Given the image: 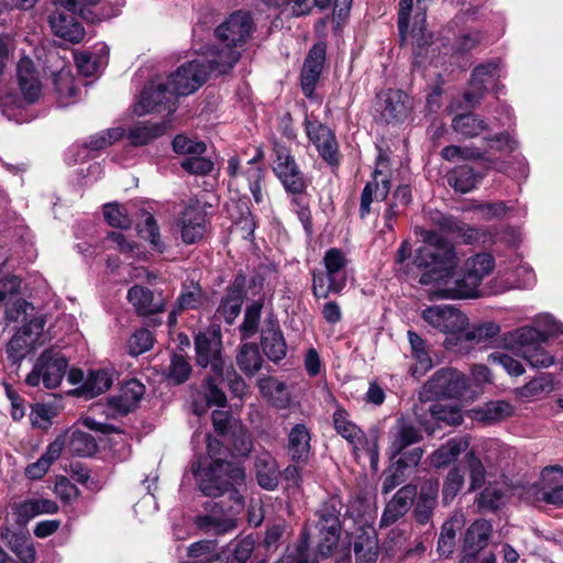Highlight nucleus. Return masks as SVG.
I'll use <instances>...</instances> for the list:
<instances>
[{"label": "nucleus", "instance_id": "f257e3e1", "mask_svg": "<svg viewBox=\"0 0 563 563\" xmlns=\"http://www.w3.org/2000/svg\"><path fill=\"white\" fill-rule=\"evenodd\" d=\"M208 453L212 462L196 460L191 464V472L199 489L206 496L218 497L227 493L238 506H242L243 497L240 493L245 485V471L242 466L220 459L221 443L207 437Z\"/></svg>", "mask_w": 563, "mask_h": 563}, {"label": "nucleus", "instance_id": "f03ea898", "mask_svg": "<svg viewBox=\"0 0 563 563\" xmlns=\"http://www.w3.org/2000/svg\"><path fill=\"white\" fill-rule=\"evenodd\" d=\"M423 244L417 250L415 264L429 269L420 282L422 284H437V292L441 296V288L446 287L448 279H453L460 258L454 245L441 234L431 230H420Z\"/></svg>", "mask_w": 563, "mask_h": 563}, {"label": "nucleus", "instance_id": "7ed1b4c3", "mask_svg": "<svg viewBox=\"0 0 563 563\" xmlns=\"http://www.w3.org/2000/svg\"><path fill=\"white\" fill-rule=\"evenodd\" d=\"M495 267L494 257L488 253H478L468 257L461 274L448 279L446 287L441 288V298H471L476 297L482 280Z\"/></svg>", "mask_w": 563, "mask_h": 563}, {"label": "nucleus", "instance_id": "20e7f679", "mask_svg": "<svg viewBox=\"0 0 563 563\" xmlns=\"http://www.w3.org/2000/svg\"><path fill=\"white\" fill-rule=\"evenodd\" d=\"M349 260L345 253L336 247L329 249L322 260V269L312 272V294L318 299H327L331 295L341 294L347 282Z\"/></svg>", "mask_w": 563, "mask_h": 563}, {"label": "nucleus", "instance_id": "39448f33", "mask_svg": "<svg viewBox=\"0 0 563 563\" xmlns=\"http://www.w3.org/2000/svg\"><path fill=\"white\" fill-rule=\"evenodd\" d=\"M196 363L203 368L210 366L214 376L224 377L225 363L222 358V335L218 324H210L195 335Z\"/></svg>", "mask_w": 563, "mask_h": 563}, {"label": "nucleus", "instance_id": "423d86ee", "mask_svg": "<svg viewBox=\"0 0 563 563\" xmlns=\"http://www.w3.org/2000/svg\"><path fill=\"white\" fill-rule=\"evenodd\" d=\"M67 367L68 362L59 351L45 350L36 360L31 373L25 378V383L31 387H36L43 383L47 389L57 388L67 372Z\"/></svg>", "mask_w": 563, "mask_h": 563}, {"label": "nucleus", "instance_id": "0eeeda50", "mask_svg": "<svg viewBox=\"0 0 563 563\" xmlns=\"http://www.w3.org/2000/svg\"><path fill=\"white\" fill-rule=\"evenodd\" d=\"M465 376L454 368H441L422 386L419 391L421 401L439 398H456L466 390Z\"/></svg>", "mask_w": 563, "mask_h": 563}, {"label": "nucleus", "instance_id": "6e6552de", "mask_svg": "<svg viewBox=\"0 0 563 563\" xmlns=\"http://www.w3.org/2000/svg\"><path fill=\"white\" fill-rule=\"evenodd\" d=\"M333 424L336 432L346 439L353 446L354 453H366L372 463L378 459V441L377 437L367 439L364 432L349 419V413L343 409H338L333 413Z\"/></svg>", "mask_w": 563, "mask_h": 563}, {"label": "nucleus", "instance_id": "1a4fd4ad", "mask_svg": "<svg viewBox=\"0 0 563 563\" xmlns=\"http://www.w3.org/2000/svg\"><path fill=\"white\" fill-rule=\"evenodd\" d=\"M274 153L273 170L284 188L294 195L301 194L306 188V181L289 148L275 143Z\"/></svg>", "mask_w": 563, "mask_h": 563}, {"label": "nucleus", "instance_id": "9d476101", "mask_svg": "<svg viewBox=\"0 0 563 563\" xmlns=\"http://www.w3.org/2000/svg\"><path fill=\"white\" fill-rule=\"evenodd\" d=\"M208 76L205 63L194 59L179 66L167 82L176 98L194 93L206 82Z\"/></svg>", "mask_w": 563, "mask_h": 563}, {"label": "nucleus", "instance_id": "9b49d317", "mask_svg": "<svg viewBox=\"0 0 563 563\" xmlns=\"http://www.w3.org/2000/svg\"><path fill=\"white\" fill-rule=\"evenodd\" d=\"M175 101L176 98L168 82L152 80L142 90L134 112L137 115H144L153 111H161L162 108L172 112L175 110Z\"/></svg>", "mask_w": 563, "mask_h": 563}, {"label": "nucleus", "instance_id": "f8f14e48", "mask_svg": "<svg viewBox=\"0 0 563 563\" xmlns=\"http://www.w3.org/2000/svg\"><path fill=\"white\" fill-rule=\"evenodd\" d=\"M45 321L42 317L32 319L23 325L7 344V355L12 364L19 365L25 355L36 347L43 332Z\"/></svg>", "mask_w": 563, "mask_h": 563}, {"label": "nucleus", "instance_id": "ddd939ff", "mask_svg": "<svg viewBox=\"0 0 563 563\" xmlns=\"http://www.w3.org/2000/svg\"><path fill=\"white\" fill-rule=\"evenodd\" d=\"M251 16L245 12L238 11L221 23L214 33L221 45L241 51L251 34Z\"/></svg>", "mask_w": 563, "mask_h": 563}, {"label": "nucleus", "instance_id": "4468645a", "mask_svg": "<svg viewBox=\"0 0 563 563\" xmlns=\"http://www.w3.org/2000/svg\"><path fill=\"white\" fill-rule=\"evenodd\" d=\"M410 99L401 90L388 89L377 95L375 111L386 123L400 122L410 112Z\"/></svg>", "mask_w": 563, "mask_h": 563}, {"label": "nucleus", "instance_id": "2eb2a0df", "mask_svg": "<svg viewBox=\"0 0 563 563\" xmlns=\"http://www.w3.org/2000/svg\"><path fill=\"white\" fill-rule=\"evenodd\" d=\"M421 317L429 325L444 333L457 332L466 322L465 314L449 305L428 307Z\"/></svg>", "mask_w": 563, "mask_h": 563}, {"label": "nucleus", "instance_id": "dca6fc26", "mask_svg": "<svg viewBox=\"0 0 563 563\" xmlns=\"http://www.w3.org/2000/svg\"><path fill=\"white\" fill-rule=\"evenodd\" d=\"M306 132L320 156L330 165L339 164L338 142L333 132L319 121H305Z\"/></svg>", "mask_w": 563, "mask_h": 563}, {"label": "nucleus", "instance_id": "f3484780", "mask_svg": "<svg viewBox=\"0 0 563 563\" xmlns=\"http://www.w3.org/2000/svg\"><path fill=\"white\" fill-rule=\"evenodd\" d=\"M538 324H544V329L539 330L531 325L517 329L512 333V340L519 345L520 353L528 346H534L544 342L550 335L561 332L562 324L556 322L551 316L544 314L538 318Z\"/></svg>", "mask_w": 563, "mask_h": 563}, {"label": "nucleus", "instance_id": "a211bd4d", "mask_svg": "<svg viewBox=\"0 0 563 563\" xmlns=\"http://www.w3.org/2000/svg\"><path fill=\"white\" fill-rule=\"evenodd\" d=\"M261 344L265 355L273 362H278L286 356V342L274 314H268L261 331Z\"/></svg>", "mask_w": 563, "mask_h": 563}, {"label": "nucleus", "instance_id": "6ab92c4d", "mask_svg": "<svg viewBox=\"0 0 563 563\" xmlns=\"http://www.w3.org/2000/svg\"><path fill=\"white\" fill-rule=\"evenodd\" d=\"M498 76L499 68L496 62L477 66L472 74L471 90L464 93L466 102L475 107Z\"/></svg>", "mask_w": 563, "mask_h": 563}, {"label": "nucleus", "instance_id": "aec40b11", "mask_svg": "<svg viewBox=\"0 0 563 563\" xmlns=\"http://www.w3.org/2000/svg\"><path fill=\"white\" fill-rule=\"evenodd\" d=\"M129 302L140 316H150L163 312L166 307V299L162 292L154 294L151 289L134 285L128 291Z\"/></svg>", "mask_w": 563, "mask_h": 563}, {"label": "nucleus", "instance_id": "412c9836", "mask_svg": "<svg viewBox=\"0 0 563 563\" xmlns=\"http://www.w3.org/2000/svg\"><path fill=\"white\" fill-rule=\"evenodd\" d=\"M325 59V48L322 44H316L309 51L301 70V89L306 97L313 95Z\"/></svg>", "mask_w": 563, "mask_h": 563}, {"label": "nucleus", "instance_id": "4be33fe9", "mask_svg": "<svg viewBox=\"0 0 563 563\" xmlns=\"http://www.w3.org/2000/svg\"><path fill=\"white\" fill-rule=\"evenodd\" d=\"M240 57V49L219 43L218 46L209 48L203 53L205 60L202 62L208 64L206 66L208 75L211 73L225 75L235 66Z\"/></svg>", "mask_w": 563, "mask_h": 563}, {"label": "nucleus", "instance_id": "5701e85b", "mask_svg": "<svg viewBox=\"0 0 563 563\" xmlns=\"http://www.w3.org/2000/svg\"><path fill=\"white\" fill-rule=\"evenodd\" d=\"M197 527L206 533L224 534L236 528V518L230 511L214 504L208 515L196 518Z\"/></svg>", "mask_w": 563, "mask_h": 563}, {"label": "nucleus", "instance_id": "b1692460", "mask_svg": "<svg viewBox=\"0 0 563 563\" xmlns=\"http://www.w3.org/2000/svg\"><path fill=\"white\" fill-rule=\"evenodd\" d=\"M145 394V386L137 379H129L120 387L119 394L108 399L118 413L126 415L134 410Z\"/></svg>", "mask_w": 563, "mask_h": 563}, {"label": "nucleus", "instance_id": "393cba45", "mask_svg": "<svg viewBox=\"0 0 563 563\" xmlns=\"http://www.w3.org/2000/svg\"><path fill=\"white\" fill-rule=\"evenodd\" d=\"M245 279L243 276H236L232 285L228 288L222 298L217 313L229 323H233L241 312L245 297Z\"/></svg>", "mask_w": 563, "mask_h": 563}, {"label": "nucleus", "instance_id": "a878e982", "mask_svg": "<svg viewBox=\"0 0 563 563\" xmlns=\"http://www.w3.org/2000/svg\"><path fill=\"white\" fill-rule=\"evenodd\" d=\"M416 495L417 487L415 485L409 484L402 486L386 505L382 516V523L389 526L407 514Z\"/></svg>", "mask_w": 563, "mask_h": 563}, {"label": "nucleus", "instance_id": "bb28decb", "mask_svg": "<svg viewBox=\"0 0 563 563\" xmlns=\"http://www.w3.org/2000/svg\"><path fill=\"white\" fill-rule=\"evenodd\" d=\"M48 22L53 33L68 42L79 43L85 36L84 27L75 20L73 13L56 10L49 14Z\"/></svg>", "mask_w": 563, "mask_h": 563}, {"label": "nucleus", "instance_id": "cd10ccee", "mask_svg": "<svg viewBox=\"0 0 563 563\" xmlns=\"http://www.w3.org/2000/svg\"><path fill=\"white\" fill-rule=\"evenodd\" d=\"M16 76L24 98L30 102L35 101L41 95L42 86L31 58L20 59L16 66Z\"/></svg>", "mask_w": 563, "mask_h": 563}, {"label": "nucleus", "instance_id": "c85d7f7f", "mask_svg": "<svg viewBox=\"0 0 563 563\" xmlns=\"http://www.w3.org/2000/svg\"><path fill=\"white\" fill-rule=\"evenodd\" d=\"M492 532V525L485 519L474 521L466 530L463 543L465 555L475 556L486 545Z\"/></svg>", "mask_w": 563, "mask_h": 563}, {"label": "nucleus", "instance_id": "c756f323", "mask_svg": "<svg viewBox=\"0 0 563 563\" xmlns=\"http://www.w3.org/2000/svg\"><path fill=\"white\" fill-rule=\"evenodd\" d=\"M254 470L257 483L267 490H273L278 485L279 472L277 463L271 453L262 451L256 454Z\"/></svg>", "mask_w": 563, "mask_h": 563}, {"label": "nucleus", "instance_id": "7c9ffc66", "mask_svg": "<svg viewBox=\"0 0 563 563\" xmlns=\"http://www.w3.org/2000/svg\"><path fill=\"white\" fill-rule=\"evenodd\" d=\"M432 221L441 231L456 235L464 243H474L479 240L481 231L478 229L472 228L451 216L438 212L432 217Z\"/></svg>", "mask_w": 563, "mask_h": 563}, {"label": "nucleus", "instance_id": "2f4dec72", "mask_svg": "<svg viewBox=\"0 0 563 563\" xmlns=\"http://www.w3.org/2000/svg\"><path fill=\"white\" fill-rule=\"evenodd\" d=\"M382 175L379 169H375L373 173V180L368 181L363 188L360 203V217L364 219L371 213V205L376 200H384L387 198L390 181L388 179H382L378 181V176Z\"/></svg>", "mask_w": 563, "mask_h": 563}, {"label": "nucleus", "instance_id": "473e14b6", "mask_svg": "<svg viewBox=\"0 0 563 563\" xmlns=\"http://www.w3.org/2000/svg\"><path fill=\"white\" fill-rule=\"evenodd\" d=\"M316 528L319 531V553L322 556H329L333 549L336 547L340 539V517L318 519Z\"/></svg>", "mask_w": 563, "mask_h": 563}, {"label": "nucleus", "instance_id": "72a5a7b5", "mask_svg": "<svg viewBox=\"0 0 563 563\" xmlns=\"http://www.w3.org/2000/svg\"><path fill=\"white\" fill-rule=\"evenodd\" d=\"M206 230L205 214L194 206H188L183 214L181 239L186 244L199 241Z\"/></svg>", "mask_w": 563, "mask_h": 563}, {"label": "nucleus", "instance_id": "f704fd0d", "mask_svg": "<svg viewBox=\"0 0 563 563\" xmlns=\"http://www.w3.org/2000/svg\"><path fill=\"white\" fill-rule=\"evenodd\" d=\"M408 340L411 347V356L415 364L410 367L413 377H421L433 366L426 341L413 331H408Z\"/></svg>", "mask_w": 563, "mask_h": 563}, {"label": "nucleus", "instance_id": "c9c22d12", "mask_svg": "<svg viewBox=\"0 0 563 563\" xmlns=\"http://www.w3.org/2000/svg\"><path fill=\"white\" fill-rule=\"evenodd\" d=\"M468 444L466 438L450 439L429 456L430 464L437 468L448 466L468 448Z\"/></svg>", "mask_w": 563, "mask_h": 563}, {"label": "nucleus", "instance_id": "e433bc0d", "mask_svg": "<svg viewBox=\"0 0 563 563\" xmlns=\"http://www.w3.org/2000/svg\"><path fill=\"white\" fill-rule=\"evenodd\" d=\"M563 477V468L560 466H550L543 468L541 473L540 499L555 506H563V485L553 486V476Z\"/></svg>", "mask_w": 563, "mask_h": 563}, {"label": "nucleus", "instance_id": "4c0bfd02", "mask_svg": "<svg viewBox=\"0 0 563 563\" xmlns=\"http://www.w3.org/2000/svg\"><path fill=\"white\" fill-rule=\"evenodd\" d=\"M473 412L475 420L493 424L511 417L515 408L506 400H496L484 404L482 407L474 409Z\"/></svg>", "mask_w": 563, "mask_h": 563}, {"label": "nucleus", "instance_id": "58836bf2", "mask_svg": "<svg viewBox=\"0 0 563 563\" xmlns=\"http://www.w3.org/2000/svg\"><path fill=\"white\" fill-rule=\"evenodd\" d=\"M464 523L465 519L462 514H454L443 523L438 540V552L440 555L449 556L453 553L456 544V533L464 527Z\"/></svg>", "mask_w": 563, "mask_h": 563}, {"label": "nucleus", "instance_id": "ea45409f", "mask_svg": "<svg viewBox=\"0 0 563 563\" xmlns=\"http://www.w3.org/2000/svg\"><path fill=\"white\" fill-rule=\"evenodd\" d=\"M310 433L307 427L298 423L288 434V453L294 461H306L310 453Z\"/></svg>", "mask_w": 563, "mask_h": 563}, {"label": "nucleus", "instance_id": "a19ab883", "mask_svg": "<svg viewBox=\"0 0 563 563\" xmlns=\"http://www.w3.org/2000/svg\"><path fill=\"white\" fill-rule=\"evenodd\" d=\"M113 384V373L109 369L90 371L84 382L80 394L86 398H93L107 391Z\"/></svg>", "mask_w": 563, "mask_h": 563}, {"label": "nucleus", "instance_id": "79ce46f5", "mask_svg": "<svg viewBox=\"0 0 563 563\" xmlns=\"http://www.w3.org/2000/svg\"><path fill=\"white\" fill-rule=\"evenodd\" d=\"M167 123L139 122L131 126L128 139L132 145L142 146L163 135L167 131Z\"/></svg>", "mask_w": 563, "mask_h": 563}, {"label": "nucleus", "instance_id": "37998d69", "mask_svg": "<svg viewBox=\"0 0 563 563\" xmlns=\"http://www.w3.org/2000/svg\"><path fill=\"white\" fill-rule=\"evenodd\" d=\"M257 386L263 396L267 397L276 407L284 408L289 404L290 393L283 382L274 377H264L257 380Z\"/></svg>", "mask_w": 563, "mask_h": 563}, {"label": "nucleus", "instance_id": "c03bdc74", "mask_svg": "<svg viewBox=\"0 0 563 563\" xmlns=\"http://www.w3.org/2000/svg\"><path fill=\"white\" fill-rule=\"evenodd\" d=\"M452 129L464 139H472L487 130L488 125L476 114L462 113L453 118Z\"/></svg>", "mask_w": 563, "mask_h": 563}, {"label": "nucleus", "instance_id": "a18cd8bd", "mask_svg": "<svg viewBox=\"0 0 563 563\" xmlns=\"http://www.w3.org/2000/svg\"><path fill=\"white\" fill-rule=\"evenodd\" d=\"M236 363L244 374L249 376L255 375L263 363L258 347L252 343L243 344L236 355Z\"/></svg>", "mask_w": 563, "mask_h": 563}, {"label": "nucleus", "instance_id": "49530a36", "mask_svg": "<svg viewBox=\"0 0 563 563\" xmlns=\"http://www.w3.org/2000/svg\"><path fill=\"white\" fill-rule=\"evenodd\" d=\"M421 440V434L413 426L401 422L397 426L390 452L393 457L399 455L407 446L415 444Z\"/></svg>", "mask_w": 563, "mask_h": 563}, {"label": "nucleus", "instance_id": "de8ad7c7", "mask_svg": "<svg viewBox=\"0 0 563 563\" xmlns=\"http://www.w3.org/2000/svg\"><path fill=\"white\" fill-rule=\"evenodd\" d=\"M446 180L451 187L462 194L473 190L478 183L474 170L467 166H461L448 173Z\"/></svg>", "mask_w": 563, "mask_h": 563}, {"label": "nucleus", "instance_id": "09e8293b", "mask_svg": "<svg viewBox=\"0 0 563 563\" xmlns=\"http://www.w3.org/2000/svg\"><path fill=\"white\" fill-rule=\"evenodd\" d=\"M68 450L78 456H90L97 451V443L91 434L76 430L69 437Z\"/></svg>", "mask_w": 563, "mask_h": 563}, {"label": "nucleus", "instance_id": "8fccbe9b", "mask_svg": "<svg viewBox=\"0 0 563 563\" xmlns=\"http://www.w3.org/2000/svg\"><path fill=\"white\" fill-rule=\"evenodd\" d=\"M203 302L202 288L195 283L184 284L183 290L176 300L178 309L185 311L189 309H198Z\"/></svg>", "mask_w": 563, "mask_h": 563}, {"label": "nucleus", "instance_id": "3c124183", "mask_svg": "<svg viewBox=\"0 0 563 563\" xmlns=\"http://www.w3.org/2000/svg\"><path fill=\"white\" fill-rule=\"evenodd\" d=\"M431 417L439 423L459 426L463 421L461 409L456 406L435 402L429 409Z\"/></svg>", "mask_w": 563, "mask_h": 563}, {"label": "nucleus", "instance_id": "603ef678", "mask_svg": "<svg viewBox=\"0 0 563 563\" xmlns=\"http://www.w3.org/2000/svg\"><path fill=\"white\" fill-rule=\"evenodd\" d=\"M465 461L470 481L468 492H474L484 485L486 479V470L474 452H468L465 455Z\"/></svg>", "mask_w": 563, "mask_h": 563}, {"label": "nucleus", "instance_id": "864d4df0", "mask_svg": "<svg viewBox=\"0 0 563 563\" xmlns=\"http://www.w3.org/2000/svg\"><path fill=\"white\" fill-rule=\"evenodd\" d=\"M464 482V473L460 467H453L448 472L442 487V500L444 504H450L456 497Z\"/></svg>", "mask_w": 563, "mask_h": 563}, {"label": "nucleus", "instance_id": "5fc2aeb1", "mask_svg": "<svg viewBox=\"0 0 563 563\" xmlns=\"http://www.w3.org/2000/svg\"><path fill=\"white\" fill-rule=\"evenodd\" d=\"M191 374V365L183 355L174 354L167 369V379L179 385L186 382Z\"/></svg>", "mask_w": 563, "mask_h": 563}, {"label": "nucleus", "instance_id": "6e6d98bb", "mask_svg": "<svg viewBox=\"0 0 563 563\" xmlns=\"http://www.w3.org/2000/svg\"><path fill=\"white\" fill-rule=\"evenodd\" d=\"M137 232L142 239L150 242L154 251L158 253H163L165 251V244L161 240L158 227L153 216H146L144 223L137 225Z\"/></svg>", "mask_w": 563, "mask_h": 563}, {"label": "nucleus", "instance_id": "4d7b16f0", "mask_svg": "<svg viewBox=\"0 0 563 563\" xmlns=\"http://www.w3.org/2000/svg\"><path fill=\"white\" fill-rule=\"evenodd\" d=\"M263 305L260 301H254L246 307L244 319L240 325V331L243 339L252 338L258 330V322L261 318Z\"/></svg>", "mask_w": 563, "mask_h": 563}, {"label": "nucleus", "instance_id": "13d9d810", "mask_svg": "<svg viewBox=\"0 0 563 563\" xmlns=\"http://www.w3.org/2000/svg\"><path fill=\"white\" fill-rule=\"evenodd\" d=\"M354 552L360 563H372L377 558V541L373 536H361L354 542Z\"/></svg>", "mask_w": 563, "mask_h": 563}, {"label": "nucleus", "instance_id": "bf43d9fd", "mask_svg": "<svg viewBox=\"0 0 563 563\" xmlns=\"http://www.w3.org/2000/svg\"><path fill=\"white\" fill-rule=\"evenodd\" d=\"M552 389L551 379L548 375H542L531 379L525 386L516 389L518 398H533L542 393H548Z\"/></svg>", "mask_w": 563, "mask_h": 563}, {"label": "nucleus", "instance_id": "052dcab7", "mask_svg": "<svg viewBox=\"0 0 563 563\" xmlns=\"http://www.w3.org/2000/svg\"><path fill=\"white\" fill-rule=\"evenodd\" d=\"M154 338L150 330H136L128 341V349L131 355L137 356L145 353L153 346Z\"/></svg>", "mask_w": 563, "mask_h": 563}, {"label": "nucleus", "instance_id": "680f3d73", "mask_svg": "<svg viewBox=\"0 0 563 563\" xmlns=\"http://www.w3.org/2000/svg\"><path fill=\"white\" fill-rule=\"evenodd\" d=\"M173 148L177 154L189 156L202 155L207 146L202 141H196L185 135H177L173 140Z\"/></svg>", "mask_w": 563, "mask_h": 563}, {"label": "nucleus", "instance_id": "e2e57ef3", "mask_svg": "<svg viewBox=\"0 0 563 563\" xmlns=\"http://www.w3.org/2000/svg\"><path fill=\"white\" fill-rule=\"evenodd\" d=\"M521 355L532 367L536 368L549 367L554 362V357L541 346V343L522 350Z\"/></svg>", "mask_w": 563, "mask_h": 563}, {"label": "nucleus", "instance_id": "0e129e2a", "mask_svg": "<svg viewBox=\"0 0 563 563\" xmlns=\"http://www.w3.org/2000/svg\"><path fill=\"white\" fill-rule=\"evenodd\" d=\"M103 216L107 222L114 228L129 229L132 220L125 209L118 203H108L103 207Z\"/></svg>", "mask_w": 563, "mask_h": 563}, {"label": "nucleus", "instance_id": "69168bd1", "mask_svg": "<svg viewBox=\"0 0 563 563\" xmlns=\"http://www.w3.org/2000/svg\"><path fill=\"white\" fill-rule=\"evenodd\" d=\"M123 134L124 130L121 128L108 129L92 135L88 143V147L92 151L103 150L119 141Z\"/></svg>", "mask_w": 563, "mask_h": 563}, {"label": "nucleus", "instance_id": "338daca9", "mask_svg": "<svg viewBox=\"0 0 563 563\" xmlns=\"http://www.w3.org/2000/svg\"><path fill=\"white\" fill-rule=\"evenodd\" d=\"M107 239L113 243V247L122 254L129 255L133 258H141L144 252L142 247L129 240L120 232H110Z\"/></svg>", "mask_w": 563, "mask_h": 563}, {"label": "nucleus", "instance_id": "774afa93", "mask_svg": "<svg viewBox=\"0 0 563 563\" xmlns=\"http://www.w3.org/2000/svg\"><path fill=\"white\" fill-rule=\"evenodd\" d=\"M276 563H313V561L310 559L307 542L301 541L296 547L288 548Z\"/></svg>", "mask_w": 563, "mask_h": 563}]
</instances>
